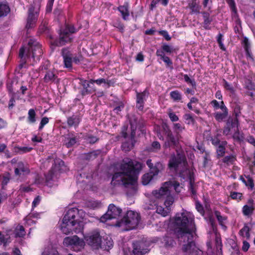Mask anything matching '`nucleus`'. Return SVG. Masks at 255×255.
Listing matches in <instances>:
<instances>
[{
  "instance_id": "obj_15",
  "label": "nucleus",
  "mask_w": 255,
  "mask_h": 255,
  "mask_svg": "<svg viewBox=\"0 0 255 255\" xmlns=\"http://www.w3.org/2000/svg\"><path fill=\"white\" fill-rule=\"evenodd\" d=\"M163 128L166 135V141L165 143V146L167 147L176 145L177 140L173 136L172 132L169 129L167 126L165 125L164 126Z\"/></svg>"
},
{
  "instance_id": "obj_16",
  "label": "nucleus",
  "mask_w": 255,
  "mask_h": 255,
  "mask_svg": "<svg viewBox=\"0 0 255 255\" xmlns=\"http://www.w3.org/2000/svg\"><path fill=\"white\" fill-rule=\"evenodd\" d=\"M220 109L222 110V113L217 112L214 113L215 118L218 122L222 121L228 115L227 108L223 101H221Z\"/></svg>"
},
{
  "instance_id": "obj_18",
  "label": "nucleus",
  "mask_w": 255,
  "mask_h": 255,
  "mask_svg": "<svg viewBox=\"0 0 255 255\" xmlns=\"http://www.w3.org/2000/svg\"><path fill=\"white\" fill-rule=\"evenodd\" d=\"M81 84L84 88V90L82 91L83 95H85L95 91L93 87L94 84L92 80H91L90 81H87L86 80L82 81Z\"/></svg>"
},
{
  "instance_id": "obj_52",
  "label": "nucleus",
  "mask_w": 255,
  "mask_h": 255,
  "mask_svg": "<svg viewBox=\"0 0 255 255\" xmlns=\"http://www.w3.org/2000/svg\"><path fill=\"white\" fill-rule=\"evenodd\" d=\"M196 208L198 212H199L201 215H204V210L201 204L199 202H196Z\"/></svg>"
},
{
  "instance_id": "obj_30",
  "label": "nucleus",
  "mask_w": 255,
  "mask_h": 255,
  "mask_svg": "<svg viewBox=\"0 0 255 255\" xmlns=\"http://www.w3.org/2000/svg\"><path fill=\"white\" fill-rule=\"evenodd\" d=\"M9 11L8 6L5 4L0 5V17L6 15Z\"/></svg>"
},
{
  "instance_id": "obj_47",
  "label": "nucleus",
  "mask_w": 255,
  "mask_h": 255,
  "mask_svg": "<svg viewBox=\"0 0 255 255\" xmlns=\"http://www.w3.org/2000/svg\"><path fill=\"white\" fill-rule=\"evenodd\" d=\"M48 122H49V119L48 118H47V117L43 118L41 121L40 126L39 127V129H41L45 125L48 124Z\"/></svg>"
},
{
  "instance_id": "obj_50",
  "label": "nucleus",
  "mask_w": 255,
  "mask_h": 255,
  "mask_svg": "<svg viewBox=\"0 0 255 255\" xmlns=\"http://www.w3.org/2000/svg\"><path fill=\"white\" fill-rule=\"evenodd\" d=\"M228 3L230 6L232 11L235 13H236V10L235 7V4L234 0H227Z\"/></svg>"
},
{
  "instance_id": "obj_26",
  "label": "nucleus",
  "mask_w": 255,
  "mask_h": 255,
  "mask_svg": "<svg viewBox=\"0 0 255 255\" xmlns=\"http://www.w3.org/2000/svg\"><path fill=\"white\" fill-rule=\"evenodd\" d=\"M253 201L251 202L252 203ZM254 210V207L252 204L250 205H246L243 208V213L246 216H249L252 214Z\"/></svg>"
},
{
  "instance_id": "obj_58",
  "label": "nucleus",
  "mask_w": 255,
  "mask_h": 255,
  "mask_svg": "<svg viewBox=\"0 0 255 255\" xmlns=\"http://www.w3.org/2000/svg\"><path fill=\"white\" fill-rule=\"evenodd\" d=\"M161 59L165 63V64L168 66H170V65H172V61L169 59V58L167 56H164Z\"/></svg>"
},
{
  "instance_id": "obj_22",
  "label": "nucleus",
  "mask_w": 255,
  "mask_h": 255,
  "mask_svg": "<svg viewBox=\"0 0 255 255\" xmlns=\"http://www.w3.org/2000/svg\"><path fill=\"white\" fill-rule=\"evenodd\" d=\"M32 51V56L34 58L39 60V57L42 54V51L40 45L36 44L34 46L33 45L30 46V49Z\"/></svg>"
},
{
  "instance_id": "obj_44",
  "label": "nucleus",
  "mask_w": 255,
  "mask_h": 255,
  "mask_svg": "<svg viewBox=\"0 0 255 255\" xmlns=\"http://www.w3.org/2000/svg\"><path fill=\"white\" fill-rule=\"evenodd\" d=\"M217 154L219 156H223L225 153V148L222 145H219L217 149Z\"/></svg>"
},
{
  "instance_id": "obj_55",
  "label": "nucleus",
  "mask_w": 255,
  "mask_h": 255,
  "mask_svg": "<svg viewBox=\"0 0 255 255\" xmlns=\"http://www.w3.org/2000/svg\"><path fill=\"white\" fill-rule=\"evenodd\" d=\"M168 115L170 120L172 122H176L178 120V117L174 113L170 112Z\"/></svg>"
},
{
  "instance_id": "obj_1",
  "label": "nucleus",
  "mask_w": 255,
  "mask_h": 255,
  "mask_svg": "<svg viewBox=\"0 0 255 255\" xmlns=\"http://www.w3.org/2000/svg\"><path fill=\"white\" fill-rule=\"evenodd\" d=\"M169 226L177 234L182 246L176 255H197L201 252L192 240L195 226L194 217L191 213L184 211L177 213L170 220Z\"/></svg>"
},
{
  "instance_id": "obj_36",
  "label": "nucleus",
  "mask_w": 255,
  "mask_h": 255,
  "mask_svg": "<svg viewBox=\"0 0 255 255\" xmlns=\"http://www.w3.org/2000/svg\"><path fill=\"white\" fill-rule=\"evenodd\" d=\"M160 144L158 142L154 141L151 144L150 150L153 152H157L160 149Z\"/></svg>"
},
{
  "instance_id": "obj_5",
  "label": "nucleus",
  "mask_w": 255,
  "mask_h": 255,
  "mask_svg": "<svg viewBox=\"0 0 255 255\" xmlns=\"http://www.w3.org/2000/svg\"><path fill=\"white\" fill-rule=\"evenodd\" d=\"M140 217L138 213L133 211H128L126 216L116 224V226L121 228L122 231H128L136 227L138 224Z\"/></svg>"
},
{
  "instance_id": "obj_51",
  "label": "nucleus",
  "mask_w": 255,
  "mask_h": 255,
  "mask_svg": "<svg viewBox=\"0 0 255 255\" xmlns=\"http://www.w3.org/2000/svg\"><path fill=\"white\" fill-rule=\"evenodd\" d=\"M242 194L239 192H232L231 193V197L233 199H239L241 198Z\"/></svg>"
},
{
  "instance_id": "obj_6",
  "label": "nucleus",
  "mask_w": 255,
  "mask_h": 255,
  "mask_svg": "<svg viewBox=\"0 0 255 255\" xmlns=\"http://www.w3.org/2000/svg\"><path fill=\"white\" fill-rule=\"evenodd\" d=\"M168 166L170 169L176 171L184 168L185 170L180 173V176L183 178L191 177L190 172L187 169L185 157L183 154L177 153L176 155H172L169 161Z\"/></svg>"
},
{
  "instance_id": "obj_12",
  "label": "nucleus",
  "mask_w": 255,
  "mask_h": 255,
  "mask_svg": "<svg viewBox=\"0 0 255 255\" xmlns=\"http://www.w3.org/2000/svg\"><path fill=\"white\" fill-rule=\"evenodd\" d=\"M85 240L87 243L95 249H98L102 244V238L97 231L89 233L85 237Z\"/></svg>"
},
{
  "instance_id": "obj_48",
  "label": "nucleus",
  "mask_w": 255,
  "mask_h": 255,
  "mask_svg": "<svg viewBox=\"0 0 255 255\" xmlns=\"http://www.w3.org/2000/svg\"><path fill=\"white\" fill-rule=\"evenodd\" d=\"M224 86L226 89L230 91L231 92H233L234 91L233 86L225 80H224Z\"/></svg>"
},
{
  "instance_id": "obj_34",
  "label": "nucleus",
  "mask_w": 255,
  "mask_h": 255,
  "mask_svg": "<svg viewBox=\"0 0 255 255\" xmlns=\"http://www.w3.org/2000/svg\"><path fill=\"white\" fill-rule=\"evenodd\" d=\"M55 74L52 72L48 71L44 77V80L47 82L53 81L55 79Z\"/></svg>"
},
{
  "instance_id": "obj_35",
  "label": "nucleus",
  "mask_w": 255,
  "mask_h": 255,
  "mask_svg": "<svg viewBox=\"0 0 255 255\" xmlns=\"http://www.w3.org/2000/svg\"><path fill=\"white\" fill-rule=\"evenodd\" d=\"M147 96V93L145 92L137 94L136 101L138 102H140V103H143Z\"/></svg>"
},
{
  "instance_id": "obj_20",
  "label": "nucleus",
  "mask_w": 255,
  "mask_h": 255,
  "mask_svg": "<svg viewBox=\"0 0 255 255\" xmlns=\"http://www.w3.org/2000/svg\"><path fill=\"white\" fill-rule=\"evenodd\" d=\"M15 174L16 175H24L29 173V169L22 162L17 163V167L15 168Z\"/></svg>"
},
{
  "instance_id": "obj_40",
  "label": "nucleus",
  "mask_w": 255,
  "mask_h": 255,
  "mask_svg": "<svg viewBox=\"0 0 255 255\" xmlns=\"http://www.w3.org/2000/svg\"><path fill=\"white\" fill-rule=\"evenodd\" d=\"M93 82V84L96 83L98 85H101L102 84H104L106 85V86L108 87L109 86L108 82L103 78L99 79L96 80H92Z\"/></svg>"
},
{
  "instance_id": "obj_32",
  "label": "nucleus",
  "mask_w": 255,
  "mask_h": 255,
  "mask_svg": "<svg viewBox=\"0 0 255 255\" xmlns=\"http://www.w3.org/2000/svg\"><path fill=\"white\" fill-rule=\"evenodd\" d=\"M25 234L24 228L22 226L18 225L15 229V235L16 237H23Z\"/></svg>"
},
{
  "instance_id": "obj_59",
  "label": "nucleus",
  "mask_w": 255,
  "mask_h": 255,
  "mask_svg": "<svg viewBox=\"0 0 255 255\" xmlns=\"http://www.w3.org/2000/svg\"><path fill=\"white\" fill-rule=\"evenodd\" d=\"M164 51L163 49H158L156 52V54L157 56L160 57V59L163 58V57L165 56L164 54Z\"/></svg>"
},
{
  "instance_id": "obj_57",
  "label": "nucleus",
  "mask_w": 255,
  "mask_h": 255,
  "mask_svg": "<svg viewBox=\"0 0 255 255\" xmlns=\"http://www.w3.org/2000/svg\"><path fill=\"white\" fill-rule=\"evenodd\" d=\"M211 21H212V19L210 17L204 19V23H203L204 27L206 29L209 28V26Z\"/></svg>"
},
{
  "instance_id": "obj_25",
  "label": "nucleus",
  "mask_w": 255,
  "mask_h": 255,
  "mask_svg": "<svg viewBox=\"0 0 255 255\" xmlns=\"http://www.w3.org/2000/svg\"><path fill=\"white\" fill-rule=\"evenodd\" d=\"M188 6L191 10L192 13H199L200 12V7L196 0H193L190 2Z\"/></svg>"
},
{
  "instance_id": "obj_42",
  "label": "nucleus",
  "mask_w": 255,
  "mask_h": 255,
  "mask_svg": "<svg viewBox=\"0 0 255 255\" xmlns=\"http://www.w3.org/2000/svg\"><path fill=\"white\" fill-rule=\"evenodd\" d=\"M174 126V130L177 132L179 133L181 131H182L184 127L182 126V125L179 123H176L173 125Z\"/></svg>"
},
{
  "instance_id": "obj_56",
  "label": "nucleus",
  "mask_w": 255,
  "mask_h": 255,
  "mask_svg": "<svg viewBox=\"0 0 255 255\" xmlns=\"http://www.w3.org/2000/svg\"><path fill=\"white\" fill-rule=\"evenodd\" d=\"M163 50L167 53H171L172 52V49L171 47L168 45L165 44L162 46Z\"/></svg>"
},
{
  "instance_id": "obj_53",
  "label": "nucleus",
  "mask_w": 255,
  "mask_h": 255,
  "mask_svg": "<svg viewBox=\"0 0 255 255\" xmlns=\"http://www.w3.org/2000/svg\"><path fill=\"white\" fill-rule=\"evenodd\" d=\"M211 104L215 110L220 109L221 102L219 103L216 100H214L211 102Z\"/></svg>"
},
{
  "instance_id": "obj_13",
  "label": "nucleus",
  "mask_w": 255,
  "mask_h": 255,
  "mask_svg": "<svg viewBox=\"0 0 255 255\" xmlns=\"http://www.w3.org/2000/svg\"><path fill=\"white\" fill-rule=\"evenodd\" d=\"M238 121L237 119L234 120V121L232 122L231 124L229 122H228L227 124V126L224 129V134L226 135H228L231 133L232 132H235V133L233 134L234 138H237L239 140H243V136L242 135H240L239 133L238 132Z\"/></svg>"
},
{
  "instance_id": "obj_37",
  "label": "nucleus",
  "mask_w": 255,
  "mask_h": 255,
  "mask_svg": "<svg viewBox=\"0 0 255 255\" xmlns=\"http://www.w3.org/2000/svg\"><path fill=\"white\" fill-rule=\"evenodd\" d=\"M235 160V158L233 156H227L223 159V162L227 164H233Z\"/></svg>"
},
{
  "instance_id": "obj_41",
  "label": "nucleus",
  "mask_w": 255,
  "mask_h": 255,
  "mask_svg": "<svg viewBox=\"0 0 255 255\" xmlns=\"http://www.w3.org/2000/svg\"><path fill=\"white\" fill-rule=\"evenodd\" d=\"M133 145L132 143H128V142H124L122 146L123 150L125 151L130 150L133 147Z\"/></svg>"
},
{
  "instance_id": "obj_63",
  "label": "nucleus",
  "mask_w": 255,
  "mask_h": 255,
  "mask_svg": "<svg viewBox=\"0 0 255 255\" xmlns=\"http://www.w3.org/2000/svg\"><path fill=\"white\" fill-rule=\"evenodd\" d=\"M247 140L255 146V139L252 136H249L247 137Z\"/></svg>"
},
{
  "instance_id": "obj_23",
  "label": "nucleus",
  "mask_w": 255,
  "mask_h": 255,
  "mask_svg": "<svg viewBox=\"0 0 255 255\" xmlns=\"http://www.w3.org/2000/svg\"><path fill=\"white\" fill-rule=\"evenodd\" d=\"M80 122V117L76 115H73L68 118L67 123L69 126L77 127Z\"/></svg>"
},
{
  "instance_id": "obj_28",
  "label": "nucleus",
  "mask_w": 255,
  "mask_h": 255,
  "mask_svg": "<svg viewBox=\"0 0 255 255\" xmlns=\"http://www.w3.org/2000/svg\"><path fill=\"white\" fill-rule=\"evenodd\" d=\"M250 228L249 227L245 225L244 227L240 230V235L244 238L249 239L250 238Z\"/></svg>"
},
{
  "instance_id": "obj_7",
  "label": "nucleus",
  "mask_w": 255,
  "mask_h": 255,
  "mask_svg": "<svg viewBox=\"0 0 255 255\" xmlns=\"http://www.w3.org/2000/svg\"><path fill=\"white\" fill-rule=\"evenodd\" d=\"M63 244L76 252L80 251L85 245L84 240L77 236L66 237L63 240Z\"/></svg>"
},
{
  "instance_id": "obj_21",
  "label": "nucleus",
  "mask_w": 255,
  "mask_h": 255,
  "mask_svg": "<svg viewBox=\"0 0 255 255\" xmlns=\"http://www.w3.org/2000/svg\"><path fill=\"white\" fill-rule=\"evenodd\" d=\"M40 218V214L37 213L31 212L25 218V223L28 226H31L36 223V220Z\"/></svg>"
},
{
  "instance_id": "obj_31",
  "label": "nucleus",
  "mask_w": 255,
  "mask_h": 255,
  "mask_svg": "<svg viewBox=\"0 0 255 255\" xmlns=\"http://www.w3.org/2000/svg\"><path fill=\"white\" fill-rule=\"evenodd\" d=\"M152 177L153 175H151L150 173L144 174L142 177V184L144 185L148 184L152 179Z\"/></svg>"
},
{
  "instance_id": "obj_27",
  "label": "nucleus",
  "mask_w": 255,
  "mask_h": 255,
  "mask_svg": "<svg viewBox=\"0 0 255 255\" xmlns=\"http://www.w3.org/2000/svg\"><path fill=\"white\" fill-rule=\"evenodd\" d=\"M170 96L174 102H179L182 99V94L178 91H171Z\"/></svg>"
},
{
  "instance_id": "obj_64",
  "label": "nucleus",
  "mask_w": 255,
  "mask_h": 255,
  "mask_svg": "<svg viewBox=\"0 0 255 255\" xmlns=\"http://www.w3.org/2000/svg\"><path fill=\"white\" fill-rule=\"evenodd\" d=\"M124 108V104L123 103H121L120 105L117 107H116L114 111L117 113H119V112L121 111V110Z\"/></svg>"
},
{
  "instance_id": "obj_11",
  "label": "nucleus",
  "mask_w": 255,
  "mask_h": 255,
  "mask_svg": "<svg viewBox=\"0 0 255 255\" xmlns=\"http://www.w3.org/2000/svg\"><path fill=\"white\" fill-rule=\"evenodd\" d=\"M39 6L38 4L34 6H31L28 10V15L26 25L27 29H30L33 27L36 23L38 15Z\"/></svg>"
},
{
  "instance_id": "obj_49",
  "label": "nucleus",
  "mask_w": 255,
  "mask_h": 255,
  "mask_svg": "<svg viewBox=\"0 0 255 255\" xmlns=\"http://www.w3.org/2000/svg\"><path fill=\"white\" fill-rule=\"evenodd\" d=\"M41 201V198L40 196H37L33 201L32 204V209L36 207L40 202Z\"/></svg>"
},
{
  "instance_id": "obj_24",
  "label": "nucleus",
  "mask_w": 255,
  "mask_h": 255,
  "mask_svg": "<svg viewBox=\"0 0 255 255\" xmlns=\"http://www.w3.org/2000/svg\"><path fill=\"white\" fill-rule=\"evenodd\" d=\"M118 10L121 12L123 18L125 20H127L129 15L128 4L126 3L124 5L120 6L118 7Z\"/></svg>"
},
{
  "instance_id": "obj_45",
  "label": "nucleus",
  "mask_w": 255,
  "mask_h": 255,
  "mask_svg": "<svg viewBox=\"0 0 255 255\" xmlns=\"http://www.w3.org/2000/svg\"><path fill=\"white\" fill-rule=\"evenodd\" d=\"M76 142V140L75 137L70 138L68 139V141H65V144L67 147H69L73 145Z\"/></svg>"
},
{
  "instance_id": "obj_54",
  "label": "nucleus",
  "mask_w": 255,
  "mask_h": 255,
  "mask_svg": "<svg viewBox=\"0 0 255 255\" xmlns=\"http://www.w3.org/2000/svg\"><path fill=\"white\" fill-rule=\"evenodd\" d=\"M218 42L219 44V46L220 47L221 49H222L223 50H225V48L224 46V45L222 43V35L220 34L218 35V39H217Z\"/></svg>"
},
{
  "instance_id": "obj_29",
  "label": "nucleus",
  "mask_w": 255,
  "mask_h": 255,
  "mask_svg": "<svg viewBox=\"0 0 255 255\" xmlns=\"http://www.w3.org/2000/svg\"><path fill=\"white\" fill-rule=\"evenodd\" d=\"M36 113L33 109H30L28 113V122L30 124H34L36 122Z\"/></svg>"
},
{
  "instance_id": "obj_17",
  "label": "nucleus",
  "mask_w": 255,
  "mask_h": 255,
  "mask_svg": "<svg viewBox=\"0 0 255 255\" xmlns=\"http://www.w3.org/2000/svg\"><path fill=\"white\" fill-rule=\"evenodd\" d=\"M148 251L147 248H145V244L142 243L134 244L133 253L135 255H143L147 253Z\"/></svg>"
},
{
  "instance_id": "obj_4",
  "label": "nucleus",
  "mask_w": 255,
  "mask_h": 255,
  "mask_svg": "<svg viewBox=\"0 0 255 255\" xmlns=\"http://www.w3.org/2000/svg\"><path fill=\"white\" fill-rule=\"evenodd\" d=\"M85 216L86 213L83 210L76 208L69 209L60 224L61 231L66 235L72 232L76 233L81 232L84 229Z\"/></svg>"
},
{
  "instance_id": "obj_8",
  "label": "nucleus",
  "mask_w": 255,
  "mask_h": 255,
  "mask_svg": "<svg viewBox=\"0 0 255 255\" xmlns=\"http://www.w3.org/2000/svg\"><path fill=\"white\" fill-rule=\"evenodd\" d=\"M66 170V167L64 165V162L58 159H56L54 161V165L52 167V169L49 173L46 176V180L47 182V185L50 186L49 184V182L51 180H53L54 176L59 172L65 171Z\"/></svg>"
},
{
  "instance_id": "obj_33",
  "label": "nucleus",
  "mask_w": 255,
  "mask_h": 255,
  "mask_svg": "<svg viewBox=\"0 0 255 255\" xmlns=\"http://www.w3.org/2000/svg\"><path fill=\"white\" fill-rule=\"evenodd\" d=\"M215 214L220 224L223 226V224L226 220V217L221 216V213L218 211H215Z\"/></svg>"
},
{
  "instance_id": "obj_61",
  "label": "nucleus",
  "mask_w": 255,
  "mask_h": 255,
  "mask_svg": "<svg viewBox=\"0 0 255 255\" xmlns=\"http://www.w3.org/2000/svg\"><path fill=\"white\" fill-rule=\"evenodd\" d=\"M244 44L245 48L247 52H248V48L250 45L249 40L247 38L245 37L244 39Z\"/></svg>"
},
{
  "instance_id": "obj_39",
  "label": "nucleus",
  "mask_w": 255,
  "mask_h": 255,
  "mask_svg": "<svg viewBox=\"0 0 255 255\" xmlns=\"http://www.w3.org/2000/svg\"><path fill=\"white\" fill-rule=\"evenodd\" d=\"M242 180L243 182L246 184V185L249 186L252 188L253 187V186H254L253 181V179L250 176L247 177V181L243 178H242Z\"/></svg>"
},
{
  "instance_id": "obj_9",
  "label": "nucleus",
  "mask_w": 255,
  "mask_h": 255,
  "mask_svg": "<svg viewBox=\"0 0 255 255\" xmlns=\"http://www.w3.org/2000/svg\"><path fill=\"white\" fill-rule=\"evenodd\" d=\"M122 211V210L120 208L115 206L114 204H110L106 213L101 217L100 221L104 223L108 220L117 218L121 214Z\"/></svg>"
},
{
  "instance_id": "obj_43",
  "label": "nucleus",
  "mask_w": 255,
  "mask_h": 255,
  "mask_svg": "<svg viewBox=\"0 0 255 255\" xmlns=\"http://www.w3.org/2000/svg\"><path fill=\"white\" fill-rule=\"evenodd\" d=\"M184 119L188 124H193L194 123V119L190 114H186L184 116Z\"/></svg>"
},
{
  "instance_id": "obj_14",
  "label": "nucleus",
  "mask_w": 255,
  "mask_h": 255,
  "mask_svg": "<svg viewBox=\"0 0 255 255\" xmlns=\"http://www.w3.org/2000/svg\"><path fill=\"white\" fill-rule=\"evenodd\" d=\"M146 164L150 169V173L153 176L157 175L160 172L163 170V166L160 162H156L155 165H153L151 160L148 159Z\"/></svg>"
},
{
  "instance_id": "obj_46",
  "label": "nucleus",
  "mask_w": 255,
  "mask_h": 255,
  "mask_svg": "<svg viewBox=\"0 0 255 255\" xmlns=\"http://www.w3.org/2000/svg\"><path fill=\"white\" fill-rule=\"evenodd\" d=\"M10 176L9 174H6L2 176V185L4 186L6 185L9 180Z\"/></svg>"
},
{
  "instance_id": "obj_60",
  "label": "nucleus",
  "mask_w": 255,
  "mask_h": 255,
  "mask_svg": "<svg viewBox=\"0 0 255 255\" xmlns=\"http://www.w3.org/2000/svg\"><path fill=\"white\" fill-rule=\"evenodd\" d=\"M54 0H49L47 5V11H50L51 10Z\"/></svg>"
},
{
  "instance_id": "obj_38",
  "label": "nucleus",
  "mask_w": 255,
  "mask_h": 255,
  "mask_svg": "<svg viewBox=\"0 0 255 255\" xmlns=\"http://www.w3.org/2000/svg\"><path fill=\"white\" fill-rule=\"evenodd\" d=\"M130 128H131V136L133 138L135 134V130L136 128V122L135 121L134 123L130 122Z\"/></svg>"
},
{
  "instance_id": "obj_62",
  "label": "nucleus",
  "mask_w": 255,
  "mask_h": 255,
  "mask_svg": "<svg viewBox=\"0 0 255 255\" xmlns=\"http://www.w3.org/2000/svg\"><path fill=\"white\" fill-rule=\"evenodd\" d=\"M250 247V245L248 242L246 241L243 242V245L242 247V249L243 251L246 252L248 250Z\"/></svg>"
},
{
  "instance_id": "obj_10",
  "label": "nucleus",
  "mask_w": 255,
  "mask_h": 255,
  "mask_svg": "<svg viewBox=\"0 0 255 255\" xmlns=\"http://www.w3.org/2000/svg\"><path fill=\"white\" fill-rule=\"evenodd\" d=\"M74 32H75V30L73 26H66L65 29L60 33L59 39L55 42V44L60 46L70 42L71 37L70 33Z\"/></svg>"
},
{
  "instance_id": "obj_19",
  "label": "nucleus",
  "mask_w": 255,
  "mask_h": 255,
  "mask_svg": "<svg viewBox=\"0 0 255 255\" xmlns=\"http://www.w3.org/2000/svg\"><path fill=\"white\" fill-rule=\"evenodd\" d=\"M62 55L64 59L65 67L71 68L72 67V58L71 54L67 49L62 50Z\"/></svg>"
},
{
  "instance_id": "obj_2",
  "label": "nucleus",
  "mask_w": 255,
  "mask_h": 255,
  "mask_svg": "<svg viewBox=\"0 0 255 255\" xmlns=\"http://www.w3.org/2000/svg\"><path fill=\"white\" fill-rule=\"evenodd\" d=\"M182 187L178 183L175 181H170L164 183L161 187L153 190L149 198L152 204L147 206L148 210L156 208V212L165 217L170 211V207L174 202V198L172 196V191L174 190L176 192L181 191Z\"/></svg>"
},
{
  "instance_id": "obj_3",
  "label": "nucleus",
  "mask_w": 255,
  "mask_h": 255,
  "mask_svg": "<svg viewBox=\"0 0 255 255\" xmlns=\"http://www.w3.org/2000/svg\"><path fill=\"white\" fill-rule=\"evenodd\" d=\"M142 168V164L129 158H125L120 165V171L113 176L111 185L114 187L133 185L136 180V173Z\"/></svg>"
}]
</instances>
